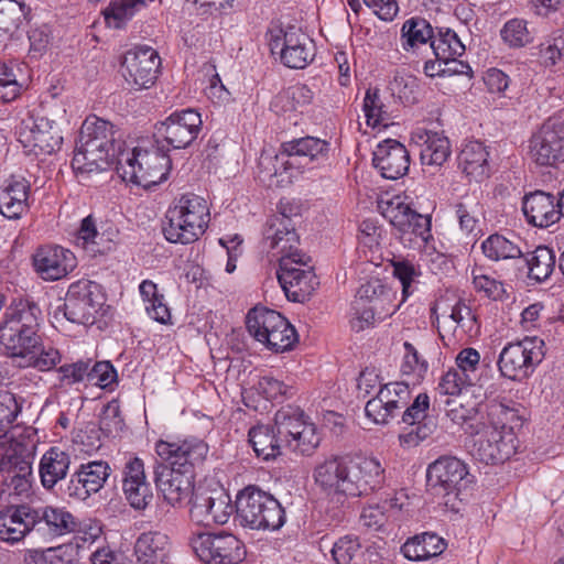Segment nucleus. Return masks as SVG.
<instances>
[{
	"label": "nucleus",
	"mask_w": 564,
	"mask_h": 564,
	"mask_svg": "<svg viewBox=\"0 0 564 564\" xmlns=\"http://www.w3.org/2000/svg\"><path fill=\"white\" fill-rule=\"evenodd\" d=\"M458 165L470 181L481 182L487 178L490 174L487 148L479 141L467 142L458 155Z\"/></svg>",
	"instance_id": "4c0bfd02"
},
{
	"label": "nucleus",
	"mask_w": 564,
	"mask_h": 564,
	"mask_svg": "<svg viewBox=\"0 0 564 564\" xmlns=\"http://www.w3.org/2000/svg\"><path fill=\"white\" fill-rule=\"evenodd\" d=\"M191 546L206 564H239L246 556L243 543L231 533L198 532L191 538Z\"/></svg>",
	"instance_id": "4468645a"
},
{
	"label": "nucleus",
	"mask_w": 564,
	"mask_h": 564,
	"mask_svg": "<svg viewBox=\"0 0 564 564\" xmlns=\"http://www.w3.org/2000/svg\"><path fill=\"white\" fill-rule=\"evenodd\" d=\"M430 397L426 393H419L409 404L401 411V420L409 425H419L425 422H434L429 415Z\"/></svg>",
	"instance_id": "052dcab7"
},
{
	"label": "nucleus",
	"mask_w": 564,
	"mask_h": 564,
	"mask_svg": "<svg viewBox=\"0 0 564 564\" xmlns=\"http://www.w3.org/2000/svg\"><path fill=\"white\" fill-rule=\"evenodd\" d=\"M195 474L185 473L165 465L154 469V481L164 499L171 506L181 505L187 500L194 489Z\"/></svg>",
	"instance_id": "473e14b6"
},
{
	"label": "nucleus",
	"mask_w": 564,
	"mask_h": 564,
	"mask_svg": "<svg viewBox=\"0 0 564 564\" xmlns=\"http://www.w3.org/2000/svg\"><path fill=\"white\" fill-rule=\"evenodd\" d=\"M144 7V0H111L102 11L105 22L109 28L122 29Z\"/></svg>",
	"instance_id": "3c124183"
},
{
	"label": "nucleus",
	"mask_w": 564,
	"mask_h": 564,
	"mask_svg": "<svg viewBox=\"0 0 564 564\" xmlns=\"http://www.w3.org/2000/svg\"><path fill=\"white\" fill-rule=\"evenodd\" d=\"M412 400L410 386L405 382H389L378 389L365 406L366 416L376 424H388Z\"/></svg>",
	"instance_id": "aec40b11"
},
{
	"label": "nucleus",
	"mask_w": 564,
	"mask_h": 564,
	"mask_svg": "<svg viewBox=\"0 0 564 564\" xmlns=\"http://www.w3.org/2000/svg\"><path fill=\"white\" fill-rule=\"evenodd\" d=\"M29 505L9 506L0 511V540L10 544L34 534V518Z\"/></svg>",
	"instance_id": "72a5a7b5"
},
{
	"label": "nucleus",
	"mask_w": 564,
	"mask_h": 564,
	"mask_svg": "<svg viewBox=\"0 0 564 564\" xmlns=\"http://www.w3.org/2000/svg\"><path fill=\"white\" fill-rule=\"evenodd\" d=\"M32 513L34 518V534L45 541H52L74 532L77 528L75 517L63 507H32Z\"/></svg>",
	"instance_id": "c756f323"
},
{
	"label": "nucleus",
	"mask_w": 564,
	"mask_h": 564,
	"mask_svg": "<svg viewBox=\"0 0 564 564\" xmlns=\"http://www.w3.org/2000/svg\"><path fill=\"white\" fill-rule=\"evenodd\" d=\"M282 144L296 176L326 165L330 158V143L317 137L295 138Z\"/></svg>",
	"instance_id": "4be33fe9"
},
{
	"label": "nucleus",
	"mask_w": 564,
	"mask_h": 564,
	"mask_svg": "<svg viewBox=\"0 0 564 564\" xmlns=\"http://www.w3.org/2000/svg\"><path fill=\"white\" fill-rule=\"evenodd\" d=\"M234 511L229 495L224 491H204L194 495L189 510L191 519L197 524L212 527L225 524Z\"/></svg>",
	"instance_id": "393cba45"
},
{
	"label": "nucleus",
	"mask_w": 564,
	"mask_h": 564,
	"mask_svg": "<svg viewBox=\"0 0 564 564\" xmlns=\"http://www.w3.org/2000/svg\"><path fill=\"white\" fill-rule=\"evenodd\" d=\"M70 466V456L57 446L48 448L41 457L39 475L42 486L51 490L63 480Z\"/></svg>",
	"instance_id": "ea45409f"
},
{
	"label": "nucleus",
	"mask_w": 564,
	"mask_h": 564,
	"mask_svg": "<svg viewBox=\"0 0 564 564\" xmlns=\"http://www.w3.org/2000/svg\"><path fill=\"white\" fill-rule=\"evenodd\" d=\"M355 318L351 321L352 329L359 332L369 327L375 321L381 319L391 313L383 310H375L372 305L365 304V302L355 300L352 303Z\"/></svg>",
	"instance_id": "338daca9"
},
{
	"label": "nucleus",
	"mask_w": 564,
	"mask_h": 564,
	"mask_svg": "<svg viewBox=\"0 0 564 564\" xmlns=\"http://www.w3.org/2000/svg\"><path fill=\"white\" fill-rule=\"evenodd\" d=\"M36 446L32 442L11 441L0 458L3 491L28 498L33 485V462Z\"/></svg>",
	"instance_id": "6e6552de"
},
{
	"label": "nucleus",
	"mask_w": 564,
	"mask_h": 564,
	"mask_svg": "<svg viewBox=\"0 0 564 564\" xmlns=\"http://www.w3.org/2000/svg\"><path fill=\"white\" fill-rule=\"evenodd\" d=\"M314 94L305 84H295L281 90L272 100L271 107L278 113L300 111L310 105Z\"/></svg>",
	"instance_id": "c03bdc74"
},
{
	"label": "nucleus",
	"mask_w": 564,
	"mask_h": 564,
	"mask_svg": "<svg viewBox=\"0 0 564 564\" xmlns=\"http://www.w3.org/2000/svg\"><path fill=\"white\" fill-rule=\"evenodd\" d=\"M170 553V538L160 531L143 532L134 543V556L139 564H165Z\"/></svg>",
	"instance_id": "c9c22d12"
},
{
	"label": "nucleus",
	"mask_w": 564,
	"mask_h": 564,
	"mask_svg": "<svg viewBox=\"0 0 564 564\" xmlns=\"http://www.w3.org/2000/svg\"><path fill=\"white\" fill-rule=\"evenodd\" d=\"M530 159L541 166L564 162V120L550 117L529 141Z\"/></svg>",
	"instance_id": "dca6fc26"
},
{
	"label": "nucleus",
	"mask_w": 564,
	"mask_h": 564,
	"mask_svg": "<svg viewBox=\"0 0 564 564\" xmlns=\"http://www.w3.org/2000/svg\"><path fill=\"white\" fill-rule=\"evenodd\" d=\"M105 303L102 286L95 281L80 279L70 283L67 289L64 316L72 323L93 325L101 315Z\"/></svg>",
	"instance_id": "f8f14e48"
},
{
	"label": "nucleus",
	"mask_w": 564,
	"mask_h": 564,
	"mask_svg": "<svg viewBox=\"0 0 564 564\" xmlns=\"http://www.w3.org/2000/svg\"><path fill=\"white\" fill-rule=\"evenodd\" d=\"M467 465L453 456H442L429 465L427 484L435 495H457L469 482Z\"/></svg>",
	"instance_id": "5701e85b"
},
{
	"label": "nucleus",
	"mask_w": 564,
	"mask_h": 564,
	"mask_svg": "<svg viewBox=\"0 0 564 564\" xmlns=\"http://www.w3.org/2000/svg\"><path fill=\"white\" fill-rule=\"evenodd\" d=\"M248 436L256 455L263 460L274 459L282 454L284 445L275 427L259 424L249 430Z\"/></svg>",
	"instance_id": "37998d69"
},
{
	"label": "nucleus",
	"mask_w": 564,
	"mask_h": 564,
	"mask_svg": "<svg viewBox=\"0 0 564 564\" xmlns=\"http://www.w3.org/2000/svg\"><path fill=\"white\" fill-rule=\"evenodd\" d=\"M356 300L365 302V304L372 305L375 310H383L393 313L394 306L392 304L393 293L381 280L372 279L357 291Z\"/></svg>",
	"instance_id": "de8ad7c7"
},
{
	"label": "nucleus",
	"mask_w": 564,
	"mask_h": 564,
	"mask_svg": "<svg viewBox=\"0 0 564 564\" xmlns=\"http://www.w3.org/2000/svg\"><path fill=\"white\" fill-rule=\"evenodd\" d=\"M390 90L401 102L413 105L420 97L419 79L406 72H397L390 82Z\"/></svg>",
	"instance_id": "5fc2aeb1"
},
{
	"label": "nucleus",
	"mask_w": 564,
	"mask_h": 564,
	"mask_svg": "<svg viewBox=\"0 0 564 564\" xmlns=\"http://www.w3.org/2000/svg\"><path fill=\"white\" fill-rule=\"evenodd\" d=\"M274 427L284 447L301 455H311L321 437L314 423L296 406H283L274 415Z\"/></svg>",
	"instance_id": "9d476101"
},
{
	"label": "nucleus",
	"mask_w": 564,
	"mask_h": 564,
	"mask_svg": "<svg viewBox=\"0 0 564 564\" xmlns=\"http://www.w3.org/2000/svg\"><path fill=\"white\" fill-rule=\"evenodd\" d=\"M405 200L406 197L400 195L381 200V214L399 231L404 245L413 247L426 243L432 237L431 218L412 209Z\"/></svg>",
	"instance_id": "1a4fd4ad"
},
{
	"label": "nucleus",
	"mask_w": 564,
	"mask_h": 564,
	"mask_svg": "<svg viewBox=\"0 0 564 564\" xmlns=\"http://www.w3.org/2000/svg\"><path fill=\"white\" fill-rule=\"evenodd\" d=\"M110 473L111 468L105 460L82 464L68 481L66 489L68 497L85 501L104 487Z\"/></svg>",
	"instance_id": "bb28decb"
},
{
	"label": "nucleus",
	"mask_w": 564,
	"mask_h": 564,
	"mask_svg": "<svg viewBox=\"0 0 564 564\" xmlns=\"http://www.w3.org/2000/svg\"><path fill=\"white\" fill-rule=\"evenodd\" d=\"M527 420L525 408L512 400H492L486 404V429L497 431L502 435L517 436Z\"/></svg>",
	"instance_id": "c85d7f7f"
},
{
	"label": "nucleus",
	"mask_w": 564,
	"mask_h": 564,
	"mask_svg": "<svg viewBox=\"0 0 564 564\" xmlns=\"http://www.w3.org/2000/svg\"><path fill=\"white\" fill-rule=\"evenodd\" d=\"M246 324L256 340L275 352L292 349L299 340L295 328L274 310L256 306L248 312Z\"/></svg>",
	"instance_id": "0eeeda50"
},
{
	"label": "nucleus",
	"mask_w": 564,
	"mask_h": 564,
	"mask_svg": "<svg viewBox=\"0 0 564 564\" xmlns=\"http://www.w3.org/2000/svg\"><path fill=\"white\" fill-rule=\"evenodd\" d=\"M521 208L525 221L536 228H547L562 217L558 196L540 189L525 194Z\"/></svg>",
	"instance_id": "a878e982"
},
{
	"label": "nucleus",
	"mask_w": 564,
	"mask_h": 564,
	"mask_svg": "<svg viewBox=\"0 0 564 564\" xmlns=\"http://www.w3.org/2000/svg\"><path fill=\"white\" fill-rule=\"evenodd\" d=\"M456 367L463 379L473 384L479 378L480 354L471 347L462 349L455 358Z\"/></svg>",
	"instance_id": "680f3d73"
},
{
	"label": "nucleus",
	"mask_w": 564,
	"mask_h": 564,
	"mask_svg": "<svg viewBox=\"0 0 564 564\" xmlns=\"http://www.w3.org/2000/svg\"><path fill=\"white\" fill-rule=\"evenodd\" d=\"M160 64V56L153 47L135 46L123 55L121 74L131 88L147 89L155 83Z\"/></svg>",
	"instance_id": "6ab92c4d"
},
{
	"label": "nucleus",
	"mask_w": 564,
	"mask_h": 564,
	"mask_svg": "<svg viewBox=\"0 0 564 564\" xmlns=\"http://www.w3.org/2000/svg\"><path fill=\"white\" fill-rule=\"evenodd\" d=\"M481 250L486 258L492 261L522 258L523 252L513 241L499 234L490 235L481 243Z\"/></svg>",
	"instance_id": "864d4df0"
},
{
	"label": "nucleus",
	"mask_w": 564,
	"mask_h": 564,
	"mask_svg": "<svg viewBox=\"0 0 564 564\" xmlns=\"http://www.w3.org/2000/svg\"><path fill=\"white\" fill-rule=\"evenodd\" d=\"M33 267L44 281H57L67 276L77 267V258L69 249L46 245L33 254Z\"/></svg>",
	"instance_id": "b1692460"
},
{
	"label": "nucleus",
	"mask_w": 564,
	"mask_h": 564,
	"mask_svg": "<svg viewBox=\"0 0 564 564\" xmlns=\"http://www.w3.org/2000/svg\"><path fill=\"white\" fill-rule=\"evenodd\" d=\"M473 284L477 292H482L494 301H501L506 296L505 284L480 269L473 270Z\"/></svg>",
	"instance_id": "0e129e2a"
},
{
	"label": "nucleus",
	"mask_w": 564,
	"mask_h": 564,
	"mask_svg": "<svg viewBox=\"0 0 564 564\" xmlns=\"http://www.w3.org/2000/svg\"><path fill=\"white\" fill-rule=\"evenodd\" d=\"M446 549L445 541L435 533L424 532L406 540L402 554L410 561H426L437 556Z\"/></svg>",
	"instance_id": "79ce46f5"
},
{
	"label": "nucleus",
	"mask_w": 564,
	"mask_h": 564,
	"mask_svg": "<svg viewBox=\"0 0 564 564\" xmlns=\"http://www.w3.org/2000/svg\"><path fill=\"white\" fill-rule=\"evenodd\" d=\"M433 55L440 59H455L465 53V45L451 29H440L430 44Z\"/></svg>",
	"instance_id": "603ef678"
},
{
	"label": "nucleus",
	"mask_w": 564,
	"mask_h": 564,
	"mask_svg": "<svg viewBox=\"0 0 564 564\" xmlns=\"http://www.w3.org/2000/svg\"><path fill=\"white\" fill-rule=\"evenodd\" d=\"M404 355L401 364V372L405 376H413L422 379L429 369V364L423 359L416 348L409 341L403 344Z\"/></svg>",
	"instance_id": "69168bd1"
},
{
	"label": "nucleus",
	"mask_w": 564,
	"mask_h": 564,
	"mask_svg": "<svg viewBox=\"0 0 564 564\" xmlns=\"http://www.w3.org/2000/svg\"><path fill=\"white\" fill-rule=\"evenodd\" d=\"M200 113L187 108L172 112L165 120L155 124L154 138L156 143L165 142L172 149L189 147L202 131Z\"/></svg>",
	"instance_id": "2eb2a0df"
},
{
	"label": "nucleus",
	"mask_w": 564,
	"mask_h": 564,
	"mask_svg": "<svg viewBox=\"0 0 564 564\" xmlns=\"http://www.w3.org/2000/svg\"><path fill=\"white\" fill-rule=\"evenodd\" d=\"M122 490L130 506L137 510L145 509L151 502L153 494L140 457H127L122 469Z\"/></svg>",
	"instance_id": "cd10ccee"
},
{
	"label": "nucleus",
	"mask_w": 564,
	"mask_h": 564,
	"mask_svg": "<svg viewBox=\"0 0 564 564\" xmlns=\"http://www.w3.org/2000/svg\"><path fill=\"white\" fill-rule=\"evenodd\" d=\"M373 166L388 180H398L410 167V153L398 140L386 139L373 151Z\"/></svg>",
	"instance_id": "2f4dec72"
},
{
	"label": "nucleus",
	"mask_w": 564,
	"mask_h": 564,
	"mask_svg": "<svg viewBox=\"0 0 564 564\" xmlns=\"http://www.w3.org/2000/svg\"><path fill=\"white\" fill-rule=\"evenodd\" d=\"M171 165V159L163 147L138 145L119 151L117 172L126 182L151 188L167 178Z\"/></svg>",
	"instance_id": "39448f33"
},
{
	"label": "nucleus",
	"mask_w": 564,
	"mask_h": 564,
	"mask_svg": "<svg viewBox=\"0 0 564 564\" xmlns=\"http://www.w3.org/2000/svg\"><path fill=\"white\" fill-rule=\"evenodd\" d=\"M19 141L35 154H52L61 149L63 137L54 120L28 115L17 127Z\"/></svg>",
	"instance_id": "a211bd4d"
},
{
	"label": "nucleus",
	"mask_w": 564,
	"mask_h": 564,
	"mask_svg": "<svg viewBox=\"0 0 564 564\" xmlns=\"http://www.w3.org/2000/svg\"><path fill=\"white\" fill-rule=\"evenodd\" d=\"M30 184L24 178L12 180L0 188V214L8 219H20L29 209Z\"/></svg>",
	"instance_id": "58836bf2"
},
{
	"label": "nucleus",
	"mask_w": 564,
	"mask_h": 564,
	"mask_svg": "<svg viewBox=\"0 0 564 564\" xmlns=\"http://www.w3.org/2000/svg\"><path fill=\"white\" fill-rule=\"evenodd\" d=\"M258 170L260 180L269 186L292 182L293 178L297 177L282 143L274 154L265 151L261 153Z\"/></svg>",
	"instance_id": "e433bc0d"
},
{
	"label": "nucleus",
	"mask_w": 564,
	"mask_h": 564,
	"mask_svg": "<svg viewBox=\"0 0 564 564\" xmlns=\"http://www.w3.org/2000/svg\"><path fill=\"white\" fill-rule=\"evenodd\" d=\"M272 54H279L281 63L293 69H303L314 61L316 46L308 34L289 26L281 35L270 40Z\"/></svg>",
	"instance_id": "f3484780"
},
{
	"label": "nucleus",
	"mask_w": 564,
	"mask_h": 564,
	"mask_svg": "<svg viewBox=\"0 0 564 564\" xmlns=\"http://www.w3.org/2000/svg\"><path fill=\"white\" fill-rule=\"evenodd\" d=\"M503 42L513 48L523 47L533 40L528 29V22L523 19H511L505 23L500 31Z\"/></svg>",
	"instance_id": "13d9d810"
},
{
	"label": "nucleus",
	"mask_w": 564,
	"mask_h": 564,
	"mask_svg": "<svg viewBox=\"0 0 564 564\" xmlns=\"http://www.w3.org/2000/svg\"><path fill=\"white\" fill-rule=\"evenodd\" d=\"M544 356V340L528 336L502 348L497 361L498 370L503 378L520 382L534 372Z\"/></svg>",
	"instance_id": "9b49d317"
},
{
	"label": "nucleus",
	"mask_w": 564,
	"mask_h": 564,
	"mask_svg": "<svg viewBox=\"0 0 564 564\" xmlns=\"http://www.w3.org/2000/svg\"><path fill=\"white\" fill-rule=\"evenodd\" d=\"M393 268V276L397 278L402 285L403 299H406L414 292L413 283L420 276V270L406 259H394L391 261Z\"/></svg>",
	"instance_id": "e2e57ef3"
},
{
	"label": "nucleus",
	"mask_w": 564,
	"mask_h": 564,
	"mask_svg": "<svg viewBox=\"0 0 564 564\" xmlns=\"http://www.w3.org/2000/svg\"><path fill=\"white\" fill-rule=\"evenodd\" d=\"M115 126L104 119L87 118L79 132L72 167L78 175L100 172L115 165L118 170L119 151L123 142L117 137Z\"/></svg>",
	"instance_id": "f03ea898"
},
{
	"label": "nucleus",
	"mask_w": 564,
	"mask_h": 564,
	"mask_svg": "<svg viewBox=\"0 0 564 564\" xmlns=\"http://www.w3.org/2000/svg\"><path fill=\"white\" fill-rule=\"evenodd\" d=\"M30 14L31 8L23 1L0 0V36H12Z\"/></svg>",
	"instance_id": "09e8293b"
},
{
	"label": "nucleus",
	"mask_w": 564,
	"mask_h": 564,
	"mask_svg": "<svg viewBox=\"0 0 564 564\" xmlns=\"http://www.w3.org/2000/svg\"><path fill=\"white\" fill-rule=\"evenodd\" d=\"M299 243V236L291 226V219L286 216H274L267 221L263 231V246L269 251H274L280 247L281 241Z\"/></svg>",
	"instance_id": "8fccbe9b"
},
{
	"label": "nucleus",
	"mask_w": 564,
	"mask_h": 564,
	"mask_svg": "<svg viewBox=\"0 0 564 564\" xmlns=\"http://www.w3.org/2000/svg\"><path fill=\"white\" fill-rule=\"evenodd\" d=\"M518 437L486 429L474 444V456L487 465L502 464L518 449Z\"/></svg>",
	"instance_id": "7c9ffc66"
},
{
	"label": "nucleus",
	"mask_w": 564,
	"mask_h": 564,
	"mask_svg": "<svg viewBox=\"0 0 564 564\" xmlns=\"http://www.w3.org/2000/svg\"><path fill=\"white\" fill-rule=\"evenodd\" d=\"M293 254L279 261L278 281L286 297L293 302L303 303L319 284L307 254Z\"/></svg>",
	"instance_id": "ddd939ff"
},
{
	"label": "nucleus",
	"mask_w": 564,
	"mask_h": 564,
	"mask_svg": "<svg viewBox=\"0 0 564 564\" xmlns=\"http://www.w3.org/2000/svg\"><path fill=\"white\" fill-rule=\"evenodd\" d=\"M433 39V28L424 18L412 17L403 22L400 43L405 52L416 53L422 46L430 47Z\"/></svg>",
	"instance_id": "a19ab883"
},
{
	"label": "nucleus",
	"mask_w": 564,
	"mask_h": 564,
	"mask_svg": "<svg viewBox=\"0 0 564 564\" xmlns=\"http://www.w3.org/2000/svg\"><path fill=\"white\" fill-rule=\"evenodd\" d=\"M362 109L365 112L367 124L377 128L380 126L386 127L390 120V116L386 106L383 105L379 89L369 88L364 98Z\"/></svg>",
	"instance_id": "6e6d98bb"
},
{
	"label": "nucleus",
	"mask_w": 564,
	"mask_h": 564,
	"mask_svg": "<svg viewBox=\"0 0 564 564\" xmlns=\"http://www.w3.org/2000/svg\"><path fill=\"white\" fill-rule=\"evenodd\" d=\"M313 479L332 502L344 506L381 489L386 469L376 457L330 455L315 465Z\"/></svg>",
	"instance_id": "f257e3e1"
},
{
	"label": "nucleus",
	"mask_w": 564,
	"mask_h": 564,
	"mask_svg": "<svg viewBox=\"0 0 564 564\" xmlns=\"http://www.w3.org/2000/svg\"><path fill=\"white\" fill-rule=\"evenodd\" d=\"M236 519L250 530L275 531L286 520L284 508L271 494L257 486H247L240 490L235 502Z\"/></svg>",
	"instance_id": "423d86ee"
},
{
	"label": "nucleus",
	"mask_w": 564,
	"mask_h": 564,
	"mask_svg": "<svg viewBox=\"0 0 564 564\" xmlns=\"http://www.w3.org/2000/svg\"><path fill=\"white\" fill-rule=\"evenodd\" d=\"M449 318L456 324V327L469 338L480 335V325L471 307L464 301H458L451 311Z\"/></svg>",
	"instance_id": "4d7b16f0"
},
{
	"label": "nucleus",
	"mask_w": 564,
	"mask_h": 564,
	"mask_svg": "<svg viewBox=\"0 0 564 564\" xmlns=\"http://www.w3.org/2000/svg\"><path fill=\"white\" fill-rule=\"evenodd\" d=\"M528 269V278L536 282L547 280L555 268V254L546 246H539L522 256Z\"/></svg>",
	"instance_id": "a18cd8bd"
},
{
	"label": "nucleus",
	"mask_w": 564,
	"mask_h": 564,
	"mask_svg": "<svg viewBox=\"0 0 564 564\" xmlns=\"http://www.w3.org/2000/svg\"><path fill=\"white\" fill-rule=\"evenodd\" d=\"M155 451L170 464L169 467L195 474V469L206 460L209 446L205 441L192 436L178 442L159 441Z\"/></svg>",
	"instance_id": "412c9836"
},
{
	"label": "nucleus",
	"mask_w": 564,
	"mask_h": 564,
	"mask_svg": "<svg viewBox=\"0 0 564 564\" xmlns=\"http://www.w3.org/2000/svg\"><path fill=\"white\" fill-rule=\"evenodd\" d=\"M166 219L167 224L163 227V234L167 241L182 245L193 243L208 228L209 203L194 193L182 194L169 207Z\"/></svg>",
	"instance_id": "7ed1b4c3"
},
{
	"label": "nucleus",
	"mask_w": 564,
	"mask_h": 564,
	"mask_svg": "<svg viewBox=\"0 0 564 564\" xmlns=\"http://www.w3.org/2000/svg\"><path fill=\"white\" fill-rule=\"evenodd\" d=\"M41 318L40 306L30 301H20L6 311L0 323V345L13 358L14 364L37 345Z\"/></svg>",
	"instance_id": "20e7f679"
},
{
	"label": "nucleus",
	"mask_w": 564,
	"mask_h": 564,
	"mask_svg": "<svg viewBox=\"0 0 564 564\" xmlns=\"http://www.w3.org/2000/svg\"><path fill=\"white\" fill-rule=\"evenodd\" d=\"M62 361L58 349L52 346H44L41 337L35 348H31L15 362L20 368H34L39 371H50Z\"/></svg>",
	"instance_id": "49530a36"
},
{
	"label": "nucleus",
	"mask_w": 564,
	"mask_h": 564,
	"mask_svg": "<svg viewBox=\"0 0 564 564\" xmlns=\"http://www.w3.org/2000/svg\"><path fill=\"white\" fill-rule=\"evenodd\" d=\"M411 140L420 149L423 165L442 166L451 155L449 140L442 133L417 128Z\"/></svg>",
	"instance_id": "f704fd0d"
},
{
	"label": "nucleus",
	"mask_w": 564,
	"mask_h": 564,
	"mask_svg": "<svg viewBox=\"0 0 564 564\" xmlns=\"http://www.w3.org/2000/svg\"><path fill=\"white\" fill-rule=\"evenodd\" d=\"M360 550L357 538L346 535L338 539L332 549V555L336 564H350Z\"/></svg>",
	"instance_id": "774afa93"
},
{
	"label": "nucleus",
	"mask_w": 564,
	"mask_h": 564,
	"mask_svg": "<svg viewBox=\"0 0 564 564\" xmlns=\"http://www.w3.org/2000/svg\"><path fill=\"white\" fill-rule=\"evenodd\" d=\"M17 70L19 68L12 62L0 63V102H11L20 96L22 85L18 80Z\"/></svg>",
	"instance_id": "bf43d9fd"
}]
</instances>
